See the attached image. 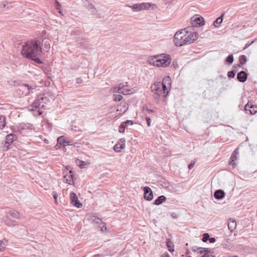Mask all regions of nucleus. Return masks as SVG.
Returning <instances> with one entry per match:
<instances>
[{
	"mask_svg": "<svg viewBox=\"0 0 257 257\" xmlns=\"http://www.w3.org/2000/svg\"><path fill=\"white\" fill-rule=\"evenodd\" d=\"M66 138L64 136H61L57 139V144L55 146L56 149H60L61 146L63 145L64 147V142Z\"/></svg>",
	"mask_w": 257,
	"mask_h": 257,
	"instance_id": "nucleus-16",
	"label": "nucleus"
},
{
	"mask_svg": "<svg viewBox=\"0 0 257 257\" xmlns=\"http://www.w3.org/2000/svg\"><path fill=\"white\" fill-rule=\"evenodd\" d=\"M233 257H237V256H233Z\"/></svg>",
	"mask_w": 257,
	"mask_h": 257,
	"instance_id": "nucleus-58",
	"label": "nucleus"
},
{
	"mask_svg": "<svg viewBox=\"0 0 257 257\" xmlns=\"http://www.w3.org/2000/svg\"><path fill=\"white\" fill-rule=\"evenodd\" d=\"M42 46L44 47V49H45L48 51L50 48V40L48 39L44 40L42 42Z\"/></svg>",
	"mask_w": 257,
	"mask_h": 257,
	"instance_id": "nucleus-21",
	"label": "nucleus"
},
{
	"mask_svg": "<svg viewBox=\"0 0 257 257\" xmlns=\"http://www.w3.org/2000/svg\"><path fill=\"white\" fill-rule=\"evenodd\" d=\"M247 108H251L249 111L250 113L252 114H255L257 112V105H253L248 102L247 104L245 106V108L246 110H247Z\"/></svg>",
	"mask_w": 257,
	"mask_h": 257,
	"instance_id": "nucleus-18",
	"label": "nucleus"
},
{
	"mask_svg": "<svg viewBox=\"0 0 257 257\" xmlns=\"http://www.w3.org/2000/svg\"><path fill=\"white\" fill-rule=\"evenodd\" d=\"M123 87H127V82L120 83L117 86L111 88L110 91L112 93H126V91H120Z\"/></svg>",
	"mask_w": 257,
	"mask_h": 257,
	"instance_id": "nucleus-12",
	"label": "nucleus"
},
{
	"mask_svg": "<svg viewBox=\"0 0 257 257\" xmlns=\"http://www.w3.org/2000/svg\"><path fill=\"white\" fill-rule=\"evenodd\" d=\"M151 6V4L149 3H144L137 4L129 7L131 8L134 12H138L140 11L149 10Z\"/></svg>",
	"mask_w": 257,
	"mask_h": 257,
	"instance_id": "nucleus-9",
	"label": "nucleus"
},
{
	"mask_svg": "<svg viewBox=\"0 0 257 257\" xmlns=\"http://www.w3.org/2000/svg\"><path fill=\"white\" fill-rule=\"evenodd\" d=\"M167 246L169 249V250L171 252H173L174 251V249H173V243L170 240H168L167 242Z\"/></svg>",
	"mask_w": 257,
	"mask_h": 257,
	"instance_id": "nucleus-30",
	"label": "nucleus"
},
{
	"mask_svg": "<svg viewBox=\"0 0 257 257\" xmlns=\"http://www.w3.org/2000/svg\"><path fill=\"white\" fill-rule=\"evenodd\" d=\"M144 191V198L148 201H151L153 198V194L151 188L149 187H145Z\"/></svg>",
	"mask_w": 257,
	"mask_h": 257,
	"instance_id": "nucleus-14",
	"label": "nucleus"
},
{
	"mask_svg": "<svg viewBox=\"0 0 257 257\" xmlns=\"http://www.w3.org/2000/svg\"><path fill=\"white\" fill-rule=\"evenodd\" d=\"M224 14H222V15L218 18L214 22L213 25L215 27L218 28L219 27L220 25L222 23L223 21V17Z\"/></svg>",
	"mask_w": 257,
	"mask_h": 257,
	"instance_id": "nucleus-22",
	"label": "nucleus"
},
{
	"mask_svg": "<svg viewBox=\"0 0 257 257\" xmlns=\"http://www.w3.org/2000/svg\"><path fill=\"white\" fill-rule=\"evenodd\" d=\"M70 198L71 203L74 204V202L78 199L76 194L73 192L70 193Z\"/></svg>",
	"mask_w": 257,
	"mask_h": 257,
	"instance_id": "nucleus-26",
	"label": "nucleus"
},
{
	"mask_svg": "<svg viewBox=\"0 0 257 257\" xmlns=\"http://www.w3.org/2000/svg\"><path fill=\"white\" fill-rule=\"evenodd\" d=\"M76 81L78 83H80L82 82V80L80 78H78L76 79Z\"/></svg>",
	"mask_w": 257,
	"mask_h": 257,
	"instance_id": "nucleus-51",
	"label": "nucleus"
},
{
	"mask_svg": "<svg viewBox=\"0 0 257 257\" xmlns=\"http://www.w3.org/2000/svg\"><path fill=\"white\" fill-rule=\"evenodd\" d=\"M162 257H170V256L168 253H166V254L162 255Z\"/></svg>",
	"mask_w": 257,
	"mask_h": 257,
	"instance_id": "nucleus-53",
	"label": "nucleus"
},
{
	"mask_svg": "<svg viewBox=\"0 0 257 257\" xmlns=\"http://www.w3.org/2000/svg\"><path fill=\"white\" fill-rule=\"evenodd\" d=\"M8 82L9 83V84H10V85H13V84H12V83L10 82V81H8Z\"/></svg>",
	"mask_w": 257,
	"mask_h": 257,
	"instance_id": "nucleus-56",
	"label": "nucleus"
},
{
	"mask_svg": "<svg viewBox=\"0 0 257 257\" xmlns=\"http://www.w3.org/2000/svg\"><path fill=\"white\" fill-rule=\"evenodd\" d=\"M10 215L14 218L18 219L20 217V214L18 211L13 210L10 212Z\"/></svg>",
	"mask_w": 257,
	"mask_h": 257,
	"instance_id": "nucleus-27",
	"label": "nucleus"
},
{
	"mask_svg": "<svg viewBox=\"0 0 257 257\" xmlns=\"http://www.w3.org/2000/svg\"><path fill=\"white\" fill-rule=\"evenodd\" d=\"M76 163L81 168H84V166L86 165V163L85 162L78 159L76 160Z\"/></svg>",
	"mask_w": 257,
	"mask_h": 257,
	"instance_id": "nucleus-28",
	"label": "nucleus"
},
{
	"mask_svg": "<svg viewBox=\"0 0 257 257\" xmlns=\"http://www.w3.org/2000/svg\"><path fill=\"white\" fill-rule=\"evenodd\" d=\"M126 87H122V89H121V90H120L121 91H122H122H126V93H122V94H124V95H127V94H129V93H130V90H128V89H127L126 88Z\"/></svg>",
	"mask_w": 257,
	"mask_h": 257,
	"instance_id": "nucleus-41",
	"label": "nucleus"
},
{
	"mask_svg": "<svg viewBox=\"0 0 257 257\" xmlns=\"http://www.w3.org/2000/svg\"><path fill=\"white\" fill-rule=\"evenodd\" d=\"M191 24L193 27H200L204 25L203 17L197 15L193 16L191 19Z\"/></svg>",
	"mask_w": 257,
	"mask_h": 257,
	"instance_id": "nucleus-10",
	"label": "nucleus"
},
{
	"mask_svg": "<svg viewBox=\"0 0 257 257\" xmlns=\"http://www.w3.org/2000/svg\"><path fill=\"white\" fill-rule=\"evenodd\" d=\"M168 186H169V183H167L164 187L166 188H167V187H168Z\"/></svg>",
	"mask_w": 257,
	"mask_h": 257,
	"instance_id": "nucleus-55",
	"label": "nucleus"
},
{
	"mask_svg": "<svg viewBox=\"0 0 257 257\" xmlns=\"http://www.w3.org/2000/svg\"><path fill=\"white\" fill-rule=\"evenodd\" d=\"M225 194L223 191L218 190L214 193V197L217 199H221L224 197Z\"/></svg>",
	"mask_w": 257,
	"mask_h": 257,
	"instance_id": "nucleus-19",
	"label": "nucleus"
},
{
	"mask_svg": "<svg viewBox=\"0 0 257 257\" xmlns=\"http://www.w3.org/2000/svg\"><path fill=\"white\" fill-rule=\"evenodd\" d=\"M6 246V242L3 240H0V251H3Z\"/></svg>",
	"mask_w": 257,
	"mask_h": 257,
	"instance_id": "nucleus-35",
	"label": "nucleus"
},
{
	"mask_svg": "<svg viewBox=\"0 0 257 257\" xmlns=\"http://www.w3.org/2000/svg\"><path fill=\"white\" fill-rule=\"evenodd\" d=\"M125 140L124 138L120 139L116 144L113 147V150L115 152L119 153L121 151L124 149L125 147Z\"/></svg>",
	"mask_w": 257,
	"mask_h": 257,
	"instance_id": "nucleus-11",
	"label": "nucleus"
},
{
	"mask_svg": "<svg viewBox=\"0 0 257 257\" xmlns=\"http://www.w3.org/2000/svg\"><path fill=\"white\" fill-rule=\"evenodd\" d=\"M41 101L44 102V103H46L48 101V99L47 97L44 96H39L38 99L35 100L33 105L29 106L30 111L37 112V113L34 114L35 115H40L42 113V112L40 110V106L44 107V105Z\"/></svg>",
	"mask_w": 257,
	"mask_h": 257,
	"instance_id": "nucleus-5",
	"label": "nucleus"
},
{
	"mask_svg": "<svg viewBox=\"0 0 257 257\" xmlns=\"http://www.w3.org/2000/svg\"><path fill=\"white\" fill-rule=\"evenodd\" d=\"M10 145V144L8 143V142H5L3 146V150L4 151H7L9 149V146Z\"/></svg>",
	"mask_w": 257,
	"mask_h": 257,
	"instance_id": "nucleus-39",
	"label": "nucleus"
},
{
	"mask_svg": "<svg viewBox=\"0 0 257 257\" xmlns=\"http://www.w3.org/2000/svg\"><path fill=\"white\" fill-rule=\"evenodd\" d=\"M238 154V149H236L232 153V154L231 156V157H230V162H231V163H232L233 166H234L235 164V163L233 162L235 161V160H236V159H237L236 156ZM233 167H234V166H233Z\"/></svg>",
	"mask_w": 257,
	"mask_h": 257,
	"instance_id": "nucleus-20",
	"label": "nucleus"
},
{
	"mask_svg": "<svg viewBox=\"0 0 257 257\" xmlns=\"http://www.w3.org/2000/svg\"><path fill=\"white\" fill-rule=\"evenodd\" d=\"M36 85H30L28 84H23L20 85L16 93L19 97L27 96L34 93L36 90Z\"/></svg>",
	"mask_w": 257,
	"mask_h": 257,
	"instance_id": "nucleus-6",
	"label": "nucleus"
},
{
	"mask_svg": "<svg viewBox=\"0 0 257 257\" xmlns=\"http://www.w3.org/2000/svg\"><path fill=\"white\" fill-rule=\"evenodd\" d=\"M235 76V73L233 71H229L228 73V76L230 78H233Z\"/></svg>",
	"mask_w": 257,
	"mask_h": 257,
	"instance_id": "nucleus-43",
	"label": "nucleus"
},
{
	"mask_svg": "<svg viewBox=\"0 0 257 257\" xmlns=\"http://www.w3.org/2000/svg\"><path fill=\"white\" fill-rule=\"evenodd\" d=\"M55 4H56V8L57 10H60V8H61V5L57 1V0H56L55 1ZM59 13H61V11H59Z\"/></svg>",
	"mask_w": 257,
	"mask_h": 257,
	"instance_id": "nucleus-40",
	"label": "nucleus"
},
{
	"mask_svg": "<svg viewBox=\"0 0 257 257\" xmlns=\"http://www.w3.org/2000/svg\"><path fill=\"white\" fill-rule=\"evenodd\" d=\"M239 62L241 65L244 64L247 61L246 57L245 55H241L239 58Z\"/></svg>",
	"mask_w": 257,
	"mask_h": 257,
	"instance_id": "nucleus-29",
	"label": "nucleus"
},
{
	"mask_svg": "<svg viewBox=\"0 0 257 257\" xmlns=\"http://www.w3.org/2000/svg\"><path fill=\"white\" fill-rule=\"evenodd\" d=\"M171 79L169 76L165 77L162 82H157L151 86V90L154 93V98L159 100L161 96L165 97L170 90Z\"/></svg>",
	"mask_w": 257,
	"mask_h": 257,
	"instance_id": "nucleus-3",
	"label": "nucleus"
},
{
	"mask_svg": "<svg viewBox=\"0 0 257 257\" xmlns=\"http://www.w3.org/2000/svg\"><path fill=\"white\" fill-rule=\"evenodd\" d=\"M233 257H237V256H233Z\"/></svg>",
	"mask_w": 257,
	"mask_h": 257,
	"instance_id": "nucleus-57",
	"label": "nucleus"
},
{
	"mask_svg": "<svg viewBox=\"0 0 257 257\" xmlns=\"http://www.w3.org/2000/svg\"><path fill=\"white\" fill-rule=\"evenodd\" d=\"M146 120H147V122L148 125L149 126H150L151 125V120L150 118L147 117L146 118Z\"/></svg>",
	"mask_w": 257,
	"mask_h": 257,
	"instance_id": "nucleus-48",
	"label": "nucleus"
},
{
	"mask_svg": "<svg viewBox=\"0 0 257 257\" xmlns=\"http://www.w3.org/2000/svg\"><path fill=\"white\" fill-rule=\"evenodd\" d=\"M228 227L231 231H233L236 227V221L233 219H229L228 222Z\"/></svg>",
	"mask_w": 257,
	"mask_h": 257,
	"instance_id": "nucleus-17",
	"label": "nucleus"
},
{
	"mask_svg": "<svg viewBox=\"0 0 257 257\" xmlns=\"http://www.w3.org/2000/svg\"><path fill=\"white\" fill-rule=\"evenodd\" d=\"M80 144L79 143H75L73 144V146H74L75 147H77V148H79L80 147Z\"/></svg>",
	"mask_w": 257,
	"mask_h": 257,
	"instance_id": "nucleus-50",
	"label": "nucleus"
},
{
	"mask_svg": "<svg viewBox=\"0 0 257 257\" xmlns=\"http://www.w3.org/2000/svg\"><path fill=\"white\" fill-rule=\"evenodd\" d=\"M44 141L45 143L49 144V140H47L46 139H45Z\"/></svg>",
	"mask_w": 257,
	"mask_h": 257,
	"instance_id": "nucleus-54",
	"label": "nucleus"
},
{
	"mask_svg": "<svg viewBox=\"0 0 257 257\" xmlns=\"http://www.w3.org/2000/svg\"><path fill=\"white\" fill-rule=\"evenodd\" d=\"M209 235L208 233H205L203 234V237L202 239V240L203 241V242H206L207 240L209 239Z\"/></svg>",
	"mask_w": 257,
	"mask_h": 257,
	"instance_id": "nucleus-37",
	"label": "nucleus"
},
{
	"mask_svg": "<svg viewBox=\"0 0 257 257\" xmlns=\"http://www.w3.org/2000/svg\"><path fill=\"white\" fill-rule=\"evenodd\" d=\"M72 145H73V143H72V142L71 141L67 139H65V141L64 142V147H65L66 146H72Z\"/></svg>",
	"mask_w": 257,
	"mask_h": 257,
	"instance_id": "nucleus-38",
	"label": "nucleus"
},
{
	"mask_svg": "<svg viewBox=\"0 0 257 257\" xmlns=\"http://www.w3.org/2000/svg\"><path fill=\"white\" fill-rule=\"evenodd\" d=\"M201 247H198L196 246H194L192 247V250L193 251H197L199 250L200 249H201Z\"/></svg>",
	"mask_w": 257,
	"mask_h": 257,
	"instance_id": "nucleus-47",
	"label": "nucleus"
},
{
	"mask_svg": "<svg viewBox=\"0 0 257 257\" xmlns=\"http://www.w3.org/2000/svg\"><path fill=\"white\" fill-rule=\"evenodd\" d=\"M91 222L94 224H100L101 225L100 227L101 228V231H103V228H104V230H106V227L105 225V224L101 221V220L95 216H92L89 218Z\"/></svg>",
	"mask_w": 257,
	"mask_h": 257,
	"instance_id": "nucleus-13",
	"label": "nucleus"
},
{
	"mask_svg": "<svg viewBox=\"0 0 257 257\" xmlns=\"http://www.w3.org/2000/svg\"><path fill=\"white\" fill-rule=\"evenodd\" d=\"M73 205L78 208H80L82 207V203L80 202V201L78 200V199H77L74 203V204H73Z\"/></svg>",
	"mask_w": 257,
	"mask_h": 257,
	"instance_id": "nucleus-34",
	"label": "nucleus"
},
{
	"mask_svg": "<svg viewBox=\"0 0 257 257\" xmlns=\"http://www.w3.org/2000/svg\"><path fill=\"white\" fill-rule=\"evenodd\" d=\"M63 181L64 183L70 185L74 184L73 175L71 170H69L67 168L63 170Z\"/></svg>",
	"mask_w": 257,
	"mask_h": 257,
	"instance_id": "nucleus-8",
	"label": "nucleus"
},
{
	"mask_svg": "<svg viewBox=\"0 0 257 257\" xmlns=\"http://www.w3.org/2000/svg\"><path fill=\"white\" fill-rule=\"evenodd\" d=\"M237 78L239 81L244 82L246 80L247 73L242 71L237 74Z\"/></svg>",
	"mask_w": 257,
	"mask_h": 257,
	"instance_id": "nucleus-15",
	"label": "nucleus"
},
{
	"mask_svg": "<svg viewBox=\"0 0 257 257\" xmlns=\"http://www.w3.org/2000/svg\"><path fill=\"white\" fill-rule=\"evenodd\" d=\"M209 240L210 243H214L215 242V238L214 237L209 238Z\"/></svg>",
	"mask_w": 257,
	"mask_h": 257,
	"instance_id": "nucleus-49",
	"label": "nucleus"
},
{
	"mask_svg": "<svg viewBox=\"0 0 257 257\" xmlns=\"http://www.w3.org/2000/svg\"><path fill=\"white\" fill-rule=\"evenodd\" d=\"M126 127V125H125L124 123L123 122L121 123L119 127V132L120 133H123L124 132L125 128Z\"/></svg>",
	"mask_w": 257,
	"mask_h": 257,
	"instance_id": "nucleus-32",
	"label": "nucleus"
},
{
	"mask_svg": "<svg viewBox=\"0 0 257 257\" xmlns=\"http://www.w3.org/2000/svg\"><path fill=\"white\" fill-rule=\"evenodd\" d=\"M124 123L125 125H132L133 124V122L132 120H127L124 122H123Z\"/></svg>",
	"mask_w": 257,
	"mask_h": 257,
	"instance_id": "nucleus-42",
	"label": "nucleus"
},
{
	"mask_svg": "<svg viewBox=\"0 0 257 257\" xmlns=\"http://www.w3.org/2000/svg\"><path fill=\"white\" fill-rule=\"evenodd\" d=\"M172 61L170 55L161 54L150 56L147 60L148 64L157 67L165 68L169 66Z\"/></svg>",
	"mask_w": 257,
	"mask_h": 257,
	"instance_id": "nucleus-4",
	"label": "nucleus"
},
{
	"mask_svg": "<svg viewBox=\"0 0 257 257\" xmlns=\"http://www.w3.org/2000/svg\"><path fill=\"white\" fill-rule=\"evenodd\" d=\"M5 222L8 225H12V221L9 218H6L5 220Z\"/></svg>",
	"mask_w": 257,
	"mask_h": 257,
	"instance_id": "nucleus-45",
	"label": "nucleus"
},
{
	"mask_svg": "<svg viewBox=\"0 0 257 257\" xmlns=\"http://www.w3.org/2000/svg\"><path fill=\"white\" fill-rule=\"evenodd\" d=\"M6 125V118L3 115H0V130L2 129Z\"/></svg>",
	"mask_w": 257,
	"mask_h": 257,
	"instance_id": "nucleus-25",
	"label": "nucleus"
},
{
	"mask_svg": "<svg viewBox=\"0 0 257 257\" xmlns=\"http://www.w3.org/2000/svg\"><path fill=\"white\" fill-rule=\"evenodd\" d=\"M253 43V41H252V42L251 43V44H246L245 45V47H244V48H243V49L244 50V49H246L247 47H249V46H250L252 43Z\"/></svg>",
	"mask_w": 257,
	"mask_h": 257,
	"instance_id": "nucleus-52",
	"label": "nucleus"
},
{
	"mask_svg": "<svg viewBox=\"0 0 257 257\" xmlns=\"http://www.w3.org/2000/svg\"><path fill=\"white\" fill-rule=\"evenodd\" d=\"M128 109L127 105L125 102H122L117 107L116 112L115 114L110 113L109 118L111 120L118 117L121 114L125 112Z\"/></svg>",
	"mask_w": 257,
	"mask_h": 257,
	"instance_id": "nucleus-7",
	"label": "nucleus"
},
{
	"mask_svg": "<svg viewBox=\"0 0 257 257\" xmlns=\"http://www.w3.org/2000/svg\"><path fill=\"white\" fill-rule=\"evenodd\" d=\"M42 48L39 41H32L27 42L22 47V55L27 58L31 59L37 63H42L41 61L38 58L41 55Z\"/></svg>",
	"mask_w": 257,
	"mask_h": 257,
	"instance_id": "nucleus-2",
	"label": "nucleus"
},
{
	"mask_svg": "<svg viewBox=\"0 0 257 257\" xmlns=\"http://www.w3.org/2000/svg\"><path fill=\"white\" fill-rule=\"evenodd\" d=\"M166 200V198L165 196L163 195L160 196L155 201L154 204L155 205H159L165 201Z\"/></svg>",
	"mask_w": 257,
	"mask_h": 257,
	"instance_id": "nucleus-23",
	"label": "nucleus"
},
{
	"mask_svg": "<svg viewBox=\"0 0 257 257\" xmlns=\"http://www.w3.org/2000/svg\"><path fill=\"white\" fill-rule=\"evenodd\" d=\"M234 60L233 56L232 55H229L226 59V62L229 64H231L233 63Z\"/></svg>",
	"mask_w": 257,
	"mask_h": 257,
	"instance_id": "nucleus-31",
	"label": "nucleus"
},
{
	"mask_svg": "<svg viewBox=\"0 0 257 257\" xmlns=\"http://www.w3.org/2000/svg\"><path fill=\"white\" fill-rule=\"evenodd\" d=\"M53 197L55 199V203L57 204L58 203L57 200V197H58L57 193L56 192H53Z\"/></svg>",
	"mask_w": 257,
	"mask_h": 257,
	"instance_id": "nucleus-44",
	"label": "nucleus"
},
{
	"mask_svg": "<svg viewBox=\"0 0 257 257\" xmlns=\"http://www.w3.org/2000/svg\"><path fill=\"white\" fill-rule=\"evenodd\" d=\"M195 162H191V163L189 165V166H188V168H189V169H192V168L194 167V165H195Z\"/></svg>",
	"mask_w": 257,
	"mask_h": 257,
	"instance_id": "nucleus-46",
	"label": "nucleus"
},
{
	"mask_svg": "<svg viewBox=\"0 0 257 257\" xmlns=\"http://www.w3.org/2000/svg\"><path fill=\"white\" fill-rule=\"evenodd\" d=\"M14 136L12 134H9L6 136V141L8 142V143H10V144L12 143V142L14 141Z\"/></svg>",
	"mask_w": 257,
	"mask_h": 257,
	"instance_id": "nucleus-24",
	"label": "nucleus"
},
{
	"mask_svg": "<svg viewBox=\"0 0 257 257\" xmlns=\"http://www.w3.org/2000/svg\"><path fill=\"white\" fill-rule=\"evenodd\" d=\"M199 250V253L201 254H203L204 253L207 254L210 251V249L208 248H201Z\"/></svg>",
	"mask_w": 257,
	"mask_h": 257,
	"instance_id": "nucleus-33",
	"label": "nucleus"
},
{
	"mask_svg": "<svg viewBox=\"0 0 257 257\" xmlns=\"http://www.w3.org/2000/svg\"><path fill=\"white\" fill-rule=\"evenodd\" d=\"M198 34L188 28L177 32L174 36V43L176 46L181 47L193 43L198 38Z\"/></svg>",
	"mask_w": 257,
	"mask_h": 257,
	"instance_id": "nucleus-1",
	"label": "nucleus"
},
{
	"mask_svg": "<svg viewBox=\"0 0 257 257\" xmlns=\"http://www.w3.org/2000/svg\"><path fill=\"white\" fill-rule=\"evenodd\" d=\"M122 98V96L121 95H114L113 100L115 101H119Z\"/></svg>",
	"mask_w": 257,
	"mask_h": 257,
	"instance_id": "nucleus-36",
	"label": "nucleus"
}]
</instances>
